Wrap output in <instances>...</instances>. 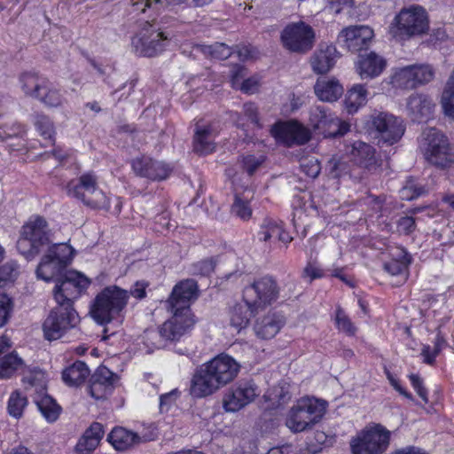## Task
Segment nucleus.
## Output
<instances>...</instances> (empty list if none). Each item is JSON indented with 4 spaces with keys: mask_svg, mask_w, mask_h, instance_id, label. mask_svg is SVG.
Returning a JSON list of instances; mask_svg holds the SVG:
<instances>
[{
    "mask_svg": "<svg viewBox=\"0 0 454 454\" xmlns=\"http://www.w3.org/2000/svg\"><path fill=\"white\" fill-rule=\"evenodd\" d=\"M0 129H5L4 136L7 140L12 137H22L26 133L25 127L20 122H14L10 127L6 124L0 125Z\"/></svg>",
    "mask_w": 454,
    "mask_h": 454,
    "instance_id": "nucleus-58",
    "label": "nucleus"
},
{
    "mask_svg": "<svg viewBox=\"0 0 454 454\" xmlns=\"http://www.w3.org/2000/svg\"><path fill=\"white\" fill-rule=\"evenodd\" d=\"M90 285L89 279L77 271H68L59 278L53 295L57 304L74 307V301Z\"/></svg>",
    "mask_w": 454,
    "mask_h": 454,
    "instance_id": "nucleus-15",
    "label": "nucleus"
},
{
    "mask_svg": "<svg viewBox=\"0 0 454 454\" xmlns=\"http://www.w3.org/2000/svg\"><path fill=\"white\" fill-rule=\"evenodd\" d=\"M98 444L97 438L90 439L82 435L75 446V452L76 454H91Z\"/></svg>",
    "mask_w": 454,
    "mask_h": 454,
    "instance_id": "nucleus-53",
    "label": "nucleus"
},
{
    "mask_svg": "<svg viewBox=\"0 0 454 454\" xmlns=\"http://www.w3.org/2000/svg\"><path fill=\"white\" fill-rule=\"evenodd\" d=\"M107 441L117 450H126L140 442L141 438L135 433L123 427H114L107 435Z\"/></svg>",
    "mask_w": 454,
    "mask_h": 454,
    "instance_id": "nucleus-32",
    "label": "nucleus"
},
{
    "mask_svg": "<svg viewBox=\"0 0 454 454\" xmlns=\"http://www.w3.org/2000/svg\"><path fill=\"white\" fill-rule=\"evenodd\" d=\"M214 129L210 123L199 121L195 124L193 145L194 151L200 154H208L215 150Z\"/></svg>",
    "mask_w": 454,
    "mask_h": 454,
    "instance_id": "nucleus-27",
    "label": "nucleus"
},
{
    "mask_svg": "<svg viewBox=\"0 0 454 454\" xmlns=\"http://www.w3.org/2000/svg\"><path fill=\"white\" fill-rule=\"evenodd\" d=\"M90 375V369L84 362L76 361L62 372L63 381L70 387L82 384Z\"/></svg>",
    "mask_w": 454,
    "mask_h": 454,
    "instance_id": "nucleus-35",
    "label": "nucleus"
},
{
    "mask_svg": "<svg viewBox=\"0 0 454 454\" xmlns=\"http://www.w3.org/2000/svg\"><path fill=\"white\" fill-rule=\"evenodd\" d=\"M80 323V317L74 307L57 304L44 319L42 329L48 340H56Z\"/></svg>",
    "mask_w": 454,
    "mask_h": 454,
    "instance_id": "nucleus-9",
    "label": "nucleus"
},
{
    "mask_svg": "<svg viewBox=\"0 0 454 454\" xmlns=\"http://www.w3.org/2000/svg\"><path fill=\"white\" fill-rule=\"evenodd\" d=\"M35 126L44 139L54 142L55 129L51 118L44 114L35 115Z\"/></svg>",
    "mask_w": 454,
    "mask_h": 454,
    "instance_id": "nucleus-45",
    "label": "nucleus"
},
{
    "mask_svg": "<svg viewBox=\"0 0 454 454\" xmlns=\"http://www.w3.org/2000/svg\"><path fill=\"white\" fill-rule=\"evenodd\" d=\"M396 228L398 232L410 235L416 229L415 219L411 216H402L396 222Z\"/></svg>",
    "mask_w": 454,
    "mask_h": 454,
    "instance_id": "nucleus-56",
    "label": "nucleus"
},
{
    "mask_svg": "<svg viewBox=\"0 0 454 454\" xmlns=\"http://www.w3.org/2000/svg\"><path fill=\"white\" fill-rule=\"evenodd\" d=\"M358 58L356 70L362 79H372L379 76L387 65L386 60L375 52L359 55Z\"/></svg>",
    "mask_w": 454,
    "mask_h": 454,
    "instance_id": "nucleus-25",
    "label": "nucleus"
},
{
    "mask_svg": "<svg viewBox=\"0 0 454 454\" xmlns=\"http://www.w3.org/2000/svg\"><path fill=\"white\" fill-rule=\"evenodd\" d=\"M22 381L27 390L35 388V395L42 394L46 390V378L44 372L38 369H29L25 372Z\"/></svg>",
    "mask_w": 454,
    "mask_h": 454,
    "instance_id": "nucleus-37",
    "label": "nucleus"
},
{
    "mask_svg": "<svg viewBox=\"0 0 454 454\" xmlns=\"http://www.w3.org/2000/svg\"><path fill=\"white\" fill-rule=\"evenodd\" d=\"M371 128L377 133L378 143L387 145L398 142L404 133L402 119L385 112L371 116Z\"/></svg>",
    "mask_w": 454,
    "mask_h": 454,
    "instance_id": "nucleus-17",
    "label": "nucleus"
},
{
    "mask_svg": "<svg viewBox=\"0 0 454 454\" xmlns=\"http://www.w3.org/2000/svg\"><path fill=\"white\" fill-rule=\"evenodd\" d=\"M129 299V291L115 285L102 289L92 301L90 315L99 325L121 324Z\"/></svg>",
    "mask_w": 454,
    "mask_h": 454,
    "instance_id": "nucleus-2",
    "label": "nucleus"
},
{
    "mask_svg": "<svg viewBox=\"0 0 454 454\" xmlns=\"http://www.w3.org/2000/svg\"><path fill=\"white\" fill-rule=\"evenodd\" d=\"M66 190L68 196L81 200L86 207L111 211V199L98 188V176L93 172L83 173L69 181Z\"/></svg>",
    "mask_w": 454,
    "mask_h": 454,
    "instance_id": "nucleus-6",
    "label": "nucleus"
},
{
    "mask_svg": "<svg viewBox=\"0 0 454 454\" xmlns=\"http://www.w3.org/2000/svg\"><path fill=\"white\" fill-rule=\"evenodd\" d=\"M132 168L137 176L153 181L164 180L168 177L172 171L168 164L148 157L133 160Z\"/></svg>",
    "mask_w": 454,
    "mask_h": 454,
    "instance_id": "nucleus-23",
    "label": "nucleus"
},
{
    "mask_svg": "<svg viewBox=\"0 0 454 454\" xmlns=\"http://www.w3.org/2000/svg\"><path fill=\"white\" fill-rule=\"evenodd\" d=\"M404 261L390 260L385 262L383 266L384 270L393 276L403 274L409 266L408 257L404 256Z\"/></svg>",
    "mask_w": 454,
    "mask_h": 454,
    "instance_id": "nucleus-51",
    "label": "nucleus"
},
{
    "mask_svg": "<svg viewBox=\"0 0 454 454\" xmlns=\"http://www.w3.org/2000/svg\"><path fill=\"white\" fill-rule=\"evenodd\" d=\"M23 365V360L14 352L0 358V378L10 379Z\"/></svg>",
    "mask_w": 454,
    "mask_h": 454,
    "instance_id": "nucleus-39",
    "label": "nucleus"
},
{
    "mask_svg": "<svg viewBox=\"0 0 454 454\" xmlns=\"http://www.w3.org/2000/svg\"><path fill=\"white\" fill-rule=\"evenodd\" d=\"M27 404V395H23L20 390L12 392L7 403L9 415L15 419L21 418Z\"/></svg>",
    "mask_w": 454,
    "mask_h": 454,
    "instance_id": "nucleus-41",
    "label": "nucleus"
},
{
    "mask_svg": "<svg viewBox=\"0 0 454 454\" xmlns=\"http://www.w3.org/2000/svg\"><path fill=\"white\" fill-rule=\"evenodd\" d=\"M83 435L87 438H97V442H100L104 435L103 426L98 422H94L90 427L84 432Z\"/></svg>",
    "mask_w": 454,
    "mask_h": 454,
    "instance_id": "nucleus-63",
    "label": "nucleus"
},
{
    "mask_svg": "<svg viewBox=\"0 0 454 454\" xmlns=\"http://www.w3.org/2000/svg\"><path fill=\"white\" fill-rule=\"evenodd\" d=\"M134 11L145 12L147 8H157L162 0H130Z\"/></svg>",
    "mask_w": 454,
    "mask_h": 454,
    "instance_id": "nucleus-60",
    "label": "nucleus"
},
{
    "mask_svg": "<svg viewBox=\"0 0 454 454\" xmlns=\"http://www.w3.org/2000/svg\"><path fill=\"white\" fill-rule=\"evenodd\" d=\"M51 235L48 223L43 217L31 216L20 229L16 247L27 260H32L44 247L51 246Z\"/></svg>",
    "mask_w": 454,
    "mask_h": 454,
    "instance_id": "nucleus-4",
    "label": "nucleus"
},
{
    "mask_svg": "<svg viewBox=\"0 0 454 454\" xmlns=\"http://www.w3.org/2000/svg\"><path fill=\"white\" fill-rule=\"evenodd\" d=\"M170 312L173 314L172 317L162 324L158 332L147 333V341L158 335L160 337L161 340L157 343H152L157 348L164 347V342L179 340L196 323L194 315H186L177 311Z\"/></svg>",
    "mask_w": 454,
    "mask_h": 454,
    "instance_id": "nucleus-13",
    "label": "nucleus"
},
{
    "mask_svg": "<svg viewBox=\"0 0 454 454\" xmlns=\"http://www.w3.org/2000/svg\"><path fill=\"white\" fill-rule=\"evenodd\" d=\"M315 93L322 101H336L343 93V87L334 78H320L314 86Z\"/></svg>",
    "mask_w": 454,
    "mask_h": 454,
    "instance_id": "nucleus-31",
    "label": "nucleus"
},
{
    "mask_svg": "<svg viewBox=\"0 0 454 454\" xmlns=\"http://www.w3.org/2000/svg\"><path fill=\"white\" fill-rule=\"evenodd\" d=\"M350 126L348 122L341 121L334 115L320 134L324 135L325 137H335L346 134Z\"/></svg>",
    "mask_w": 454,
    "mask_h": 454,
    "instance_id": "nucleus-47",
    "label": "nucleus"
},
{
    "mask_svg": "<svg viewBox=\"0 0 454 454\" xmlns=\"http://www.w3.org/2000/svg\"><path fill=\"white\" fill-rule=\"evenodd\" d=\"M198 297V286L192 279H186L176 284L166 301L169 311H177L186 315H193L190 304Z\"/></svg>",
    "mask_w": 454,
    "mask_h": 454,
    "instance_id": "nucleus-18",
    "label": "nucleus"
},
{
    "mask_svg": "<svg viewBox=\"0 0 454 454\" xmlns=\"http://www.w3.org/2000/svg\"><path fill=\"white\" fill-rule=\"evenodd\" d=\"M169 35L159 24L145 22L131 40V46L137 55L154 57L161 53L169 43Z\"/></svg>",
    "mask_w": 454,
    "mask_h": 454,
    "instance_id": "nucleus-8",
    "label": "nucleus"
},
{
    "mask_svg": "<svg viewBox=\"0 0 454 454\" xmlns=\"http://www.w3.org/2000/svg\"><path fill=\"white\" fill-rule=\"evenodd\" d=\"M425 192V189L422 186H416L413 184L405 185L400 191V196L402 200H411L417 199Z\"/></svg>",
    "mask_w": 454,
    "mask_h": 454,
    "instance_id": "nucleus-57",
    "label": "nucleus"
},
{
    "mask_svg": "<svg viewBox=\"0 0 454 454\" xmlns=\"http://www.w3.org/2000/svg\"><path fill=\"white\" fill-rule=\"evenodd\" d=\"M367 90L364 85L356 84L347 93L345 106L348 113L356 112L367 101Z\"/></svg>",
    "mask_w": 454,
    "mask_h": 454,
    "instance_id": "nucleus-38",
    "label": "nucleus"
},
{
    "mask_svg": "<svg viewBox=\"0 0 454 454\" xmlns=\"http://www.w3.org/2000/svg\"><path fill=\"white\" fill-rule=\"evenodd\" d=\"M231 210L233 215L244 221L250 219L253 212L249 200L238 194L235 195Z\"/></svg>",
    "mask_w": 454,
    "mask_h": 454,
    "instance_id": "nucleus-48",
    "label": "nucleus"
},
{
    "mask_svg": "<svg viewBox=\"0 0 454 454\" xmlns=\"http://www.w3.org/2000/svg\"><path fill=\"white\" fill-rule=\"evenodd\" d=\"M390 432L380 424L361 431L350 442L353 454H382L389 445Z\"/></svg>",
    "mask_w": 454,
    "mask_h": 454,
    "instance_id": "nucleus-12",
    "label": "nucleus"
},
{
    "mask_svg": "<svg viewBox=\"0 0 454 454\" xmlns=\"http://www.w3.org/2000/svg\"><path fill=\"white\" fill-rule=\"evenodd\" d=\"M419 149L425 160L440 169L454 168V145L435 128H426L421 134Z\"/></svg>",
    "mask_w": 454,
    "mask_h": 454,
    "instance_id": "nucleus-3",
    "label": "nucleus"
},
{
    "mask_svg": "<svg viewBox=\"0 0 454 454\" xmlns=\"http://www.w3.org/2000/svg\"><path fill=\"white\" fill-rule=\"evenodd\" d=\"M315 41L314 28L302 20L288 23L280 33L283 47L292 53L309 52L314 47Z\"/></svg>",
    "mask_w": 454,
    "mask_h": 454,
    "instance_id": "nucleus-11",
    "label": "nucleus"
},
{
    "mask_svg": "<svg viewBox=\"0 0 454 454\" xmlns=\"http://www.w3.org/2000/svg\"><path fill=\"white\" fill-rule=\"evenodd\" d=\"M283 317L276 313H268L256 320L254 326L257 337L267 340L273 338L284 325Z\"/></svg>",
    "mask_w": 454,
    "mask_h": 454,
    "instance_id": "nucleus-30",
    "label": "nucleus"
},
{
    "mask_svg": "<svg viewBox=\"0 0 454 454\" xmlns=\"http://www.w3.org/2000/svg\"><path fill=\"white\" fill-rule=\"evenodd\" d=\"M20 274V266L15 261H8L0 267V288L5 286L8 283L16 280Z\"/></svg>",
    "mask_w": 454,
    "mask_h": 454,
    "instance_id": "nucleus-46",
    "label": "nucleus"
},
{
    "mask_svg": "<svg viewBox=\"0 0 454 454\" xmlns=\"http://www.w3.org/2000/svg\"><path fill=\"white\" fill-rule=\"evenodd\" d=\"M244 114L251 121L252 123L261 128L258 118V109L254 103L248 102L243 106Z\"/></svg>",
    "mask_w": 454,
    "mask_h": 454,
    "instance_id": "nucleus-62",
    "label": "nucleus"
},
{
    "mask_svg": "<svg viewBox=\"0 0 454 454\" xmlns=\"http://www.w3.org/2000/svg\"><path fill=\"white\" fill-rule=\"evenodd\" d=\"M325 412V403L316 398H301L294 404L286 418V425L294 433L310 429Z\"/></svg>",
    "mask_w": 454,
    "mask_h": 454,
    "instance_id": "nucleus-7",
    "label": "nucleus"
},
{
    "mask_svg": "<svg viewBox=\"0 0 454 454\" xmlns=\"http://www.w3.org/2000/svg\"><path fill=\"white\" fill-rule=\"evenodd\" d=\"M272 135L287 146L306 144L310 139L309 131L298 121L279 122L271 129Z\"/></svg>",
    "mask_w": 454,
    "mask_h": 454,
    "instance_id": "nucleus-20",
    "label": "nucleus"
},
{
    "mask_svg": "<svg viewBox=\"0 0 454 454\" xmlns=\"http://www.w3.org/2000/svg\"><path fill=\"white\" fill-rule=\"evenodd\" d=\"M428 30V14L424 7L418 4L401 9L389 25L390 35L402 41L423 35Z\"/></svg>",
    "mask_w": 454,
    "mask_h": 454,
    "instance_id": "nucleus-5",
    "label": "nucleus"
},
{
    "mask_svg": "<svg viewBox=\"0 0 454 454\" xmlns=\"http://www.w3.org/2000/svg\"><path fill=\"white\" fill-rule=\"evenodd\" d=\"M434 77V70L428 64H414L400 68L391 78L394 87L413 90L430 82Z\"/></svg>",
    "mask_w": 454,
    "mask_h": 454,
    "instance_id": "nucleus-16",
    "label": "nucleus"
},
{
    "mask_svg": "<svg viewBox=\"0 0 454 454\" xmlns=\"http://www.w3.org/2000/svg\"><path fill=\"white\" fill-rule=\"evenodd\" d=\"M434 104L431 98L424 94H413L409 97L407 110L415 121H424L432 114Z\"/></svg>",
    "mask_w": 454,
    "mask_h": 454,
    "instance_id": "nucleus-26",
    "label": "nucleus"
},
{
    "mask_svg": "<svg viewBox=\"0 0 454 454\" xmlns=\"http://www.w3.org/2000/svg\"><path fill=\"white\" fill-rule=\"evenodd\" d=\"M339 54L333 45L321 46L315 51L311 59V67L317 74H326L335 65Z\"/></svg>",
    "mask_w": 454,
    "mask_h": 454,
    "instance_id": "nucleus-28",
    "label": "nucleus"
},
{
    "mask_svg": "<svg viewBox=\"0 0 454 454\" xmlns=\"http://www.w3.org/2000/svg\"><path fill=\"white\" fill-rule=\"evenodd\" d=\"M46 78L39 76L35 73L24 72L20 76V83L22 91L26 96L34 99L37 97Z\"/></svg>",
    "mask_w": 454,
    "mask_h": 454,
    "instance_id": "nucleus-36",
    "label": "nucleus"
},
{
    "mask_svg": "<svg viewBox=\"0 0 454 454\" xmlns=\"http://www.w3.org/2000/svg\"><path fill=\"white\" fill-rule=\"evenodd\" d=\"M257 309H253L247 302L235 304L230 313L231 325L239 331L245 328L250 318L258 313Z\"/></svg>",
    "mask_w": 454,
    "mask_h": 454,
    "instance_id": "nucleus-34",
    "label": "nucleus"
},
{
    "mask_svg": "<svg viewBox=\"0 0 454 454\" xmlns=\"http://www.w3.org/2000/svg\"><path fill=\"white\" fill-rule=\"evenodd\" d=\"M215 262L212 258L206 259L193 264V271L196 275L206 277L215 270Z\"/></svg>",
    "mask_w": 454,
    "mask_h": 454,
    "instance_id": "nucleus-55",
    "label": "nucleus"
},
{
    "mask_svg": "<svg viewBox=\"0 0 454 454\" xmlns=\"http://www.w3.org/2000/svg\"><path fill=\"white\" fill-rule=\"evenodd\" d=\"M333 116L325 106H317L310 112L309 122L315 130L321 133Z\"/></svg>",
    "mask_w": 454,
    "mask_h": 454,
    "instance_id": "nucleus-40",
    "label": "nucleus"
},
{
    "mask_svg": "<svg viewBox=\"0 0 454 454\" xmlns=\"http://www.w3.org/2000/svg\"><path fill=\"white\" fill-rule=\"evenodd\" d=\"M35 99L48 108H63L67 104V99L61 89L48 79Z\"/></svg>",
    "mask_w": 454,
    "mask_h": 454,
    "instance_id": "nucleus-29",
    "label": "nucleus"
},
{
    "mask_svg": "<svg viewBox=\"0 0 454 454\" xmlns=\"http://www.w3.org/2000/svg\"><path fill=\"white\" fill-rule=\"evenodd\" d=\"M279 289L277 282L269 276L254 280L243 290V301L253 309H263L278 297Z\"/></svg>",
    "mask_w": 454,
    "mask_h": 454,
    "instance_id": "nucleus-14",
    "label": "nucleus"
},
{
    "mask_svg": "<svg viewBox=\"0 0 454 454\" xmlns=\"http://www.w3.org/2000/svg\"><path fill=\"white\" fill-rule=\"evenodd\" d=\"M263 161L264 157L262 156L247 155L243 158V167L248 175L252 176Z\"/></svg>",
    "mask_w": 454,
    "mask_h": 454,
    "instance_id": "nucleus-59",
    "label": "nucleus"
},
{
    "mask_svg": "<svg viewBox=\"0 0 454 454\" xmlns=\"http://www.w3.org/2000/svg\"><path fill=\"white\" fill-rule=\"evenodd\" d=\"M74 249L67 243L52 244L41 258L35 273L38 278L50 282L60 275L70 262Z\"/></svg>",
    "mask_w": 454,
    "mask_h": 454,
    "instance_id": "nucleus-10",
    "label": "nucleus"
},
{
    "mask_svg": "<svg viewBox=\"0 0 454 454\" xmlns=\"http://www.w3.org/2000/svg\"><path fill=\"white\" fill-rule=\"evenodd\" d=\"M258 395L257 387L254 382H239L224 395L223 408L226 411H238L252 403Z\"/></svg>",
    "mask_w": 454,
    "mask_h": 454,
    "instance_id": "nucleus-19",
    "label": "nucleus"
},
{
    "mask_svg": "<svg viewBox=\"0 0 454 454\" xmlns=\"http://www.w3.org/2000/svg\"><path fill=\"white\" fill-rule=\"evenodd\" d=\"M346 153L356 164L372 169L377 165L376 151L369 144L355 141L346 145Z\"/></svg>",
    "mask_w": 454,
    "mask_h": 454,
    "instance_id": "nucleus-24",
    "label": "nucleus"
},
{
    "mask_svg": "<svg viewBox=\"0 0 454 454\" xmlns=\"http://www.w3.org/2000/svg\"><path fill=\"white\" fill-rule=\"evenodd\" d=\"M246 75V69L241 66H236L231 70V83L233 88H238Z\"/></svg>",
    "mask_w": 454,
    "mask_h": 454,
    "instance_id": "nucleus-64",
    "label": "nucleus"
},
{
    "mask_svg": "<svg viewBox=\"0 0 454 454\" xmlns=\"http://www.w3.org/2000/svg\"><path fill=\"white\" fill-rule=\"evenodd\" d=\"M180 396L178 389H173L168 393L163 394L160 396V412H167L174 405Z\"/></svg>",
    "mask_w": 454,
    "mask_h": 454,
    "instance_id": "nucleus-54",
    "label": "nucleus"
},
{
    "mask_svg": "<svg viewBox=\"0 0 454 454\" xmlns=\"http://www.w3.org/2000/svg\"><path fill=\"white\" fill-rule=\"evenodd\" d=\"M281 223L271 218H265L258 231V239L260 241L269 242L272 238H278L280 233Z\"/></svg>",
    "mask_w": 454,
    "mask_h": 454,
    "instance_id": "nucleus-44",
    "label": "nucleus"
},
{
    "mask_svg": "<svg viewBox=\"0 0 454 454\" xmlns=\"http://www.w3.org/2000/svg\"><path fill=\"white\" fill-rule=\"evenodd\" d=\"M239 368V364L228 355L215 356L196 369L191 380L190 394L195 398L215 394L238 376Z\"/></svg>",
    "mask_w": 454,
    "mask_h": 454,
    "instance_id": "nucleus-1",
    "label": "nucleus"
},
{
    "mask_svg": "<svg viewBox=\"0 0 454 454\" xmlns=\"http://www.w3.org/2000/svg\"><path fill=\"white\" fill-rule=\"evenodd\" d=\"M197 51H200L206 55L218 59H226L231 55V50L229 46L223 43H215L212 45L198 44L194 47Z\"/></svg>",
    "mask_w": 454,
    "mask_h": 454,
    "instance_id": "nucleus-43",
    "label": "nucleus"
},
{
    "mask_svg": "<svg viewBox=\"0 0 454 454\" xmlns=\"http://www.w3.org/2000/svg\"><path fill=\"white\" fill-rule=\"evenodd\" d=\"M14 308L13 301L6 294H0V327L10 320Z\"/></svg>",
    "mask_w": 454,
    "mask_h": 454,
    "instance_id": "nucleus-49",
    "label": "nucleus"
},
{
    "mask_svg": "<svg viewBox=\"0 0 454 454\" xmlns=\"http://www.w3.org/2000/svg\"><path fill=\"white\" fill-rule=\"evenodd\" d=\"M373 35V30L368 26H350L340 32L338 41L348 51L358 52L368 48Z\"/></svg>",
    "mask_w": 454,
    "mask_h": 454,
    "instance_id": "nucleus-21",
    "label": "nucleus"
},
{
    "mask_svg": "<svg viewBox=\"0 0 454 454\" xmlns=\"http://www.w3.org/2000/svg\"><path fill=\"white\" fill-rule=\"evenodd\" d=\"M324 276L321 269L317 267L315 263L308 262L302 271V278H309V282L314 279L320 278Z\"/></svg>",
    "mask_w": 454,
    "mask_h": 454,
    "instance_id": "nucleus-61",
    "label": "nucleus"
},
{
    "mask_svg": "<svg viewBox=\"0 0 454 454\" xmlns=\"http://www.w3.org/2000/svg\"><path fill=\"white\" fill-rule=\"evenodd\" d=\"M34 402L41 411L42 415L49 422H54L59 418L61 407L56 401L46 393V390L42 394L34 395Z\"/></svg>",
    "mask_w": 454,
    "mask_h": 454,
    "instance_id": "nucleus-33",
    "label": "nucleus"
},
{
    "mask_svg": "<svg viewBox=\"0 0 454 454\" xmlns=\"http://www.w3.org/2000/svg\"><path fill=\"white\" fill-rule=\"evenodd\" d=\"M335 321L339 330L346 333L348 335L355 334L356 327L340 308H338L336 310Z\"/></svg>",
    "mask_w": 454,
    "mask_h": 454,
    "instance_id": "nucleus-50",
    "label": "nucleus"
},
{
    "mask_svg": "<svg viewBox=\"0 0 454 454\" xmlns=\"http://www.w3.org/2000/svg\"><path fill=\"white\" fill-rule=\"evenodd\" d=\"M444 114L454 120V72L450 74L442 96Z\"/></svg>",
    "mask_w": 454,
    "mask_h": 454,
    "instance_id": "nucleus-42",
    "label": "nucleus"
},
{
    "mask_svg": "<svg viewBox=\"0 0 454 454\" xmlns=\"http://www.w3.org/2000/svg\"><path fill=\"white\" fill-rule=\"evenodd\" d=\"M118 380L117 374L111 372L106 366L100 365L90 376L88 386L89 393L96 400L104 399L113 392Z\"/></svg>",
    "mask_w": 454,
    "mask_h": 454,
    "instance_id": "nucleus-22",
    "label": "nucleus"
},
{
    "mask_svg": "<svg viewBox=\"0 0 454 454\" xmlns=\"http://www.w3.org/2000/svg\"><path fill=\"white\" fill-rule=\"evenodd\" d=\"M301 168L311 178H316L321 171L320 162L314 157L304 159L301 163Z\"/></svg>",
    "mask_w": 454,
    "mask_h": 454,
    "instance_id": "nucleus-52",
    "label": "nucleus"
}]
</instances>
